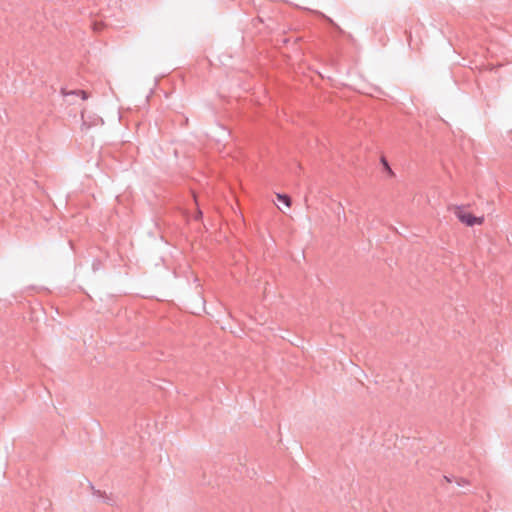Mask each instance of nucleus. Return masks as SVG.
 I'll return each instance as SVG.
<instances>
[{"instance_id":"f257e3e1","label":"nucleus","mask_w":512,"mask_h":512,"mask_svg":"<svg viewBox=\"0 0 512 512\" xmlns=\"http://www.w3.org/2000/svg\"><path fill=\"white\" fill-rule=\"evenodd\" d=\"M455 215L462 223H465L467 226H473L475 224H482L483 220H484L482 217L478 218V217L473 216L470 213H465L463 211L462 207H460V206L456 207Z\"/></svg>"},{"instance_id":"f03ea898","label":"nucleus","mask_w":512,"mask_h":512,"mask_svg":"<svg viewBox=\"0 0 512 512\" xmlns=\"http://www.w3.org/2000/svg\"><path fill=\"white\" fill-rule=\"evenodd\" d=\"M62 94L64 96H67V95H76V96H81L82 100H86L88 98V94L86 91L84 90H74V91H70V92H66L64 89L62 90Z\"/></svg>"},{"instance_id":"7ed1b4c3","label":"nucleus","mask_w":512,"mask_h":512,"mask_svg":"<svg viewBox=\"0 0 512 512\" xmlns=\"http://www.w3.org/2000/svg\"><path fill=\"white\" fill-rule=\"evenodd\" d=\"M277 199L285 204L287 207L291 205V198L286 194H277Z\"/></svg>"},{"instance_id":"20e7f679","label":"nucleus","mask_w":512,"mask_h":512,"mask_svg":"<svg viewBox=\"0 0 512 512\" xmlns=\"http://www.w3.org/2000/svg\"><path fill=\"white\" fill-rule=\"evenodd\" d=\"M381 163H382L384 169L389 173V175H391V176L394 175V173H393L392 169L390 168L389 163L387 162L385 157L381 158Z\"/></svg>"},{"instance_id":"39448f33","label":"nucleus","mask_w":512,"mask_h":512,"mask_svg":"<svg viewBox=\"0 0 512 512\" xmlns=\"http://www.w3.org/2000/svg\"><path fill=\"white\" fill-rule=\"evenodd\" d=\"M467 483H468V482H467L465 479H463V478H460V479H458V480H457V484H458L459 486L464 485V484H467Z\"/></svg>"},{"instance_id":"423d86ee","label":"nucleus","mask_w":512,"mask_h":512,"mask_svg":"<svg viewBox=\"0 0 512 512\" xmlns=\"http://www.w3.org/2000/svg\"><path fill=\"white\" fill-rule=\"evenodd\" d=\"M94 494H95V495H98V496H101V492H100V490L95 491V492H94Z\"/></svg>"},{"instance_id":"0eeeda50","label":"nucleus","mask_w":512,"mask_h":512,"mask_svg":"<svg viewBox=\"0 0 512 512\" xmlns=\"http://www.w3.org/2000/svg\"><path fill=\"white\" fill-rule=\"evenodd\" d=\"M445 479L447 482H451V479L449 477L445 476Z\"/></svg>"}]
</instances>
